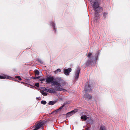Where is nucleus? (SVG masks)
I'll return each instance as SVG.
<instances>
[{
    "mask_svg": "<svg viewBox=\"0 0 130 130\" xmlns=\"http://www.w3.org/2000/svg\"><path fill=\"white\" fill-rule=\"evenodd\" d=\"M35 86L37 87H39V83H35Z\"/></svg>",
    "mask_w": 130,
    "mask_h": 130,
    "instance_id": "nucleus-30",
    "label": "nucleus"
},
{
    "mask_svg": "<svg viewBox=\"0 0 130 130\" xmlns=\"http://www.w3.org/2000/svg\"><path fill=\"white\" fill-rule=\"evenodd\" d=\"M46 103V101H41V103L45 105Z\"/></svg>",
    "mask_w": 130,
    "mask_h": 130,
    "instance_id": "nucleus-24",
    "label": "nucleus"
},
{
    "mask_svg": "<svg viewBox=\"0 0 130 130\" xmlns=\"http://www.w3.org/2000/svg\"><path fill=\"white\" fill-rule=\"evenodd\" d=\"M57 81L60 84V86H58L59 88L62 87L61 85L63 86L65 85L66 84V82L64 81L61 78H59L57 80Z\"/></svg>",
    "mask_w": 130,
    "mask_h": 130,
    "instance_id": "nucleus-6",
    "label": "nucleus"
},
{
    "mask_svg": "<svg viewBox=\"0 0 130 130\" xmlns=\"http://www.w3.org/2000/svg\"><path fill=\"white\" fill-rule=\"evenodd\" d=\"M73 114V113L72 111L70 112H69L67 113L66 116L67 117H69L71 116H72Z\"/></svg>",
    "mask_w": 130,
    "mask_h": 130,
    "instance_id": "nucleus-16",
    "label": "nucleus"
},
{
    "mask_svg": "<svg viewBox=\"0 0 130 130\" xmlns=\"http://www.w3.org/2000/svg\"><path fill=\"white\" fill-rule=\"evenodd\" d=\"M50 24H55V23L53 21H51L50 22Z\"/></svg>",
    "mask_w": 130,
    "mask_h": 130,
    "instance_id": "nucleus-33",
    "label": "nucleus"
},
{
    "mask_svg": "<svg viewBox=\"0 0 130 130\" xmlns=\"http://www.w3.org/2000/svg\"><path fill=\"white\" fill-rule=\"evenodd\" d=\"M81 119L85 121L87 119V116L86 115H83L81 117Z\"/></svg>",
    "mask_w": 130,
    "mask_h": 130,
    "instance_id": "nucleus-13",
    "label": "nucleus"
},
{
    "mask_svg": "<svg viewBox=\"0 0 130 130\" xmlns=\"http://www.w3.org/2000/svg\"><path fill=\"white\" fill-rule=\"evenodd\" d=\"M96 53V56H95V60H94V61L95 62H96L98 60V57L99 54V53L98 52H97Z\"/></svg>",
    "mask_w": 130,
    "mask_h": 130,
    "instance_id": "nucleus-14",
    "label": "nucleus"
},
{
    "mask_svg": "<svg viewBox=\"0 0 130 130\" xmlns=\"http://www.w3.org/2000/svg\"><path fill=\"white\" fill-rule=\"evenodd\" d=\"M91 4L92 5V6L94 10L99 9V11H102L103 9L102 7L99 6V4L97 1L93 2L91 0L90 2Z\"/></svg>",
    "mask_w": 130,
    "mask_h": 130,
    "instance_id": "nucleus-1",
    "label": "nucleus"
},
{
    "mask_svg": "<svg viewBox=\"0 0 130 130\" xmlns=\"http://www.w3.org/2000/svg\"><path fill=\"white\" fill-rule=\"evenodd\" d=\"M45 80H46V79H45L44 78H41L40 79V80L41 81H45Z\"/></svg>",
    "mask_w": 130,
    "mask_h": 130,
    "instance_id": "nucleus-32",
    "label": "nucleus"
},
{
    "mask_svg": "<svg viewBox=\"0 0 130 130\" xmlns=\"http://www.w3.org/2000/svg\"><path fill=\"white\" fill-rule=\"evenodd\" d=\"M50 91L49 93H54L58 91H62L63 92L67 91V90L63 88H59L58 86H55L54 89L50 88Z\"/></svg>",
    "mask_w": 130,
    "mask_h": 130,
    "instance_id": "nucleus-4",
    "label": "nucleus"
},
{
    "mask_svg": "<svg viewBox=\"0 0 130 130\" xmlns=\"http://www.w3.org/2000/svg\"><path fill=\"white\" fill-rule=\"evenodd\" d=\"M78 111V109H75L74 110L72 111V112L73 114L75 113V112H77Z\"/></svg>",
    "mask_w": 130,
    "mask_h": 130,
    "instance_id": "nucleus-20",
    "label": "nucleus"
},
{
    "mask_svg": "<svg viewBox=\"0 0 130 130\" xmlns=\"http://www.w3.org/2000/svg\"><path fill=\"white\" fill-rule=\"evenodd\" d=\"M86 130H91L88 127L86 128Z\"/></svg>",
    "mask_w": 130,
    "mask_h": 130,
    "instance_id": "nucleus-34",
    "label": "nucleus"
},
{
    "mask_svg": "<svg viewBox=\"0 0 130 130\" xmlns=\"http://www.w3.org/2000/svg\"><path fill=\"white\" fill-rule=\"evenodd\" d=\"M41 92L42 95L44 96H46L47 95V93L45 92L44 91H41Z\"/></svg>",
    "mask_w": 130,
    "mask_h": 130,
    "instance_id": "nucleus-19",
    "label": "nucleus"
},
{
    "mask_svg": "<svg viewBox=\"0 0 130 130\" xmlns=\"http://www.w3.org/2000/svg\"><path fill=\"white\" fill-rule=\"evenodd\" d=\"M23 83V84H25V83Z\"/></svg>",
    "mask_w": 130,
    "mask_h": 130,
    "instance_id": "nucleus-36",
    "label": "nucleus"
},
{
    "mask_svg": "<svg viewBox=\"0 0 130 130\" xmlns=\"http://www.w3.org/2000/svg\"><path fill=\"white\" fill-rule=\"evenodd\" d=\"M80 71V69L79 68H78L77 69L75 74V81L78 79Z\"/></svg>",
    "mask_w": 130,
    "mask_h": 130,
    "instance_id": "nucleus-7",
    "label": "nucleus"
},
{
    "mask_svg": "<svg viewBox=\"0 0 130 130\" xmlns=\"http://www.w3.org/2000/svg\"><path fill=\"white\" fill-rule=\"evenodd\" d=\"M15 78H18V79L19 80H21V78L19 76H15Z\"/></svg>",
    "mask_w": 130,
    "mask_h": 130,
    "instance_id": "nucleus-25",
    "label": "nucleus"
},
{
    "mask_svg": "<svg viewBox=\"0 0 130 130\" xmlns=\"http://www.w3.org/2000/svg\"><path fill=\"white\" fill-rule=\"evenodd\" d=\"M38 61L41 64H43V62L40 59H38Z\"/></svg>",
    "mask_w": 130,
    "mask_h": 130,
    "instance_id": "nucleus-28",
    "label": "nucleus"
},
{
    "mask_svg": "<svg viewBox=\"0 0 130 130\" xmlns=\"http://www.w3.org/2000/svg\"><path fill=\"white\" fill-rule=\"evenodd\" d=\"M64 105H65V104H64L59 109H57V111H59V110H60L61 109H62L63 108V107H64Z\"/></svg>",
    "mask_w": 130,
    "mask_h": 130,
    "instance_id": "nucleus-23",
    "label": "nucleus"
},
{
    "mask_svg": "<svg viewBox=\"0 0 130 130\" xmlns=\"http://www.w3.org/2000/svg\"><path fill=\"white\" fill-rule=\"evenodd\" d=\"M40 76H38L37 77H32V78L34 79H38L40 77Z\"/></svg>",
    "mask_w": 130,
    "mask_h": 130,
    "instance_id": "nucleus-29",
    "label": "nucleus"
},
{
    "mask_svg": "<svg viewBox=\"0 0 130 130\" xmlns=\"http://www.w3.org/2000/svg\"><path fill=\"white\" fill-rule=\"evenodd\" d=\"M84 97L85 98L88 99L89 100L91 99L92 98L91 95L87 94L84 95Z\"/></svg>",
    "mask_w": 130,
    "mask_h": 130,
    "instance_id": "nucleus-12",
    "label": "nucleus"
},
{
    "mask_svg": "<svg viewBox=\"0 0 130 130\" xmlns=\"http://www.w3.org/2000/svg\"><path fill=\"white\" fill-rule=\"evenodd\" d=\"M35 73L36 75H39V72L38 70H36L35 71Z\"/></svg>",
    "mask_w": 130,
    "mask_h": 130,
    "instance_id": "nucleus-21",
    "label": "nucleus"
},
{
    "mask_svg": "<svg viewBox=\"0 0 130 130\" xmlns=\"http://www.w3.org/2000/svg\"><path fill=\"white\" fill-rule=\"evenodd\" d=\"M55 25H52V27L53 28V30H54V32L56 31V28H55Z\"/></svg>",
    "mask_w": 130,
    "mask_h": 130,
    "instance_id": "nucleus-26",
    "label": "nucleus"
},
{
    "mask_svg": "<svg viewBox=\"0 0 130 130\" xmlns=\"http://www.w3.org/2000/svg\"><path fill=\"white\" fill-rule=\"evenodd\" d=\"M107 14L108 12H104L103 13V17L104 18H106Z\"/></svg>",
    "mask_w": 130,
    "mask_h": 130,
    "instance_id": "nucleus-17",
    "label": "nucleus"
},
{
    "mask_svg": "<svg viewBox=\"0 0 130 130\" xmlns=\"http://www.w3.org/2000/svg\"><path fill=\"white\" fill-rule=\"evenodd\" d=\"M50 88H45V90L47 92H49V91H50Z\"/></svg>",
    "mask_w": 130,
    "mask_h": 130,
    "instance_id": "nucleus-27",
    "label": "nucleus"
},
{
    "mask_svg": "<svg viewBox=\"0 0 130 130\" xmlns=\"http://www.w3.org/2000/svg\"><path fill=\"white\" fill-rule=\"evenodd\" d=\"M85 90L86 92H90L92 91L90 86L88 84H87L85 86Z\"/></svg>",
    "mask_w": 130,
    "mask_h": 130,
    "instance_id": "nucleus-8",
    "label": "nucleus"
},
{
    "mask_svg": "<svg viewBox=\"0 0 130 130\" xmlns=\"http://www.w3.org/2000/svg\"><path fill=\"white\" fill-rule=\"evenodd\" d=\"M43 83V82L42 81H41V83Z\"/></svg>",
    "mask_w": 130,
    "mask_h": 130,
    "instance_id": "nucleus-35",
    "label": "nucleus"
},
{
    "mask_svg": "<svg viewBox=\"0 0 130 130\" xmlns=\"http://www.w3.org/2000/svg\"><path fill=\"white\" fill-rule=\"evenodd\" d=\"M64 74L66 75H68L69 74L70 72H71L72 69L71 68H68L67 69H63Z\"/></svg>",
    "mask_w": 130,
    "mask_h": 130,
    "instance_id": "nucleus-10",
    "label": "nucleus"
},
{
    "mask_svg": "<svg viewBox=\"0 0 130 130\" xmlns=\"http://www.w3.org/2000/svg\"><path fill=\"white\" fill-rule=\"evenodd\" d=\"M12 78H11V77L5 75H4L2 76L0 75V79H2L7 78L8 79H11Z\"/></svg>",
    "mask_w": 130,
    "mask_h": 130,
    "instance_id": "nucleus-11",
    "label": "nucleus"
},
{
    "mask_svg": "<svg viewBox=\"0 0 130 130\" xmlns=\"http://www.w3.org/2000/svg\"><path fill=\"white\" fill-rule=\"evenodd\" d=\"M97 11H95L94 13V17L93 19V22L94 24L98 22V19L99 18V13L102 11H99V9L96 10Z\"/></svg>",
    "mask_w": 130,
    "mask_h": 130,
    "instance_id": "nucleus-5",
    "label": "nucleus"
},
{
    "mask_svg": "<svg viewBox=\"0 0 130 130\" xmlns=\"http://www.w3.org/2000/svg\"><path fill=\"white\" fill-rule=\"evenodd\" d=\"M88 121V122L89 123L92 124L93 123V120L91 119H90Z\"/></svg>",
    "mask_w": 130,
    "mask_h": 130,
    "instance_id": "nucleus-22",
    "label": "nucleus"
},
{
    "mask_svg": "<svg viewBox=\"0 0 130 130\" xmlns=\"http://www.w3.org/2000/svg\"><path fill=\"white\" fill-rule=\"evenodd\" d=\"M99 130H106L105 127L104 126H101L100 127Z\"/></svg>",
    "mask_w": 130,
    "mask_h": 130,
    "instance_id": "nucleus-18",
    "label": "nucleus"
},
{
    "mask_svg": "<svg viewBox=\"0 0 130 130\" xmlns=\"http://www.w3.org/2000/svg\"><path fill=\"white\" fill-rule=\"evenodd\" d=\"M92 55V54L90 53H89L87 55V57L88 59L86 63V66L90 65L93 62V57L91 56Z\"/></svg>",
    "mask_w": 130,
    "mask_h": 130,
    "instance_id": "nucleus-3",
    "label": "nucleus"
},
{
    "mask_svg": "<svg viewBox=\"0 0 130 130\" xmlns=\"http://www.w3.org/2000/svg\"><path fill=\"white\" fill-rule=\"evenodd\" d=\"M61 71V70L60 69H58L57 70L55 71V73L56 72H60Z\"/></svg>",
    "mask_w": 130,
    "mask_h": 130,
    "instance_id": "nucleus-31",
    "label": "nucleus"
},
{
    "mask_svg": "<svg viewBox=\"0 0 130 130\" xmlns=\"http://www.w3.org/2000/svg\"><path fill=\"white\" fill-rule=\"evenodd\" d=\"M43 125V123L42 122H39L38 123L36 126V128L34 129V130H37L41 127Z\"/></svg>",
    "mask_w": 130,
    "mask_h": 130,
    "instance_id": "nucleus-9",
    "label": "nucleus"
},
{
    "mask_svg": "<svg viewBox=\"0 0 130 130\" xmlns=\"http://www.w3.org/2000/svg\"><path fill=\"white\" fill-rule=\"evenodd\" d=\"M56 102V101H50L48 103V104L50 105H52L55 104Z\"/></svg>",
    "mask_w": 130,
    "mask_h": 130,
    "instance_id": "nucleus-15",
    "label": "nucleus"
},
{
    "mask_svg": "<svg viewBox=\"0 0 130 130\" xmlns=\"http://www.w3.org/2000/svg\"><path fill=\"white\" fill-rule=\"evenodd\" d=\"M46 80L47 83H51L53 84V85H60V84L57 82V80L54 81V79L53 76H49L46 79Z\"/></svg>",
    "mask_w": 130,
    "mask_h": 130,
    "instance_id": "nucleus-2",
    "label": "nucleus"
}]
</instances>
